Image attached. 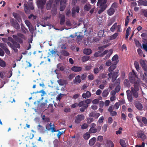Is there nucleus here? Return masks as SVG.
<instances>
[{"instance_id": "nucleus-1", "label": "nucleus", "mask_w": 147, "mask_h": 147, "mask_svg": "<svg viewBox=\"0 0 147 147\" xmlns=\"http://www.w3.org/2000/svg\"><path fill=\"white\" fill-rule=\"evenodd\" d=\"M3 41L7 43L8 45L16 53H17L18 50L17 48H20V45L15 41L12 37H8L7 39L5 38H2Z\"/></svg>"}, {"instance_id": "nucleus-2", "label": "nucleus", "mask_w": 147, "mask_h": 147, "mask_svg": "<svg viewBox=\"0 0 147 147\" xmlns=\"http://www.w3.org/2000/svg\"><path fill=\"white\" fill-rule=\"evenodd\" d=\"M3 41L7 43L8 45L16 53H17L18 50L17 48H20V45L15 41L12 37H8L7 39L5 38H2Z\"/></svg>"}, {"instance_id": "nucleus-3", "label": "nucleus", "mask_w": 147, "mask_h": 147, "mask_svg": "<svg viewBox=\"0 0 147 147\" xmlns=\"http://www.w3.org/2000/svg\"><path fill=\"white\" fill-rule=\"evenodd\" d=\"M140 82L139 81H137L134 84V87H131V88L133 95L135 98H137L139 96L138 91L139 90V87L140 86Z\"/></svg>"}, {"instance_id": "nucleus-4", "label": "nucleus", "mask_w": 147, "mask_h": 147, "mask_svg": "<svg viewBox=\"0 0 147 147\" xmlns=\"http://www.w3.org/2000/svg\"><path fill=\"white\" fill-rule=\"evenodd\" d=\"M27 5L26 3H24V9L25 12L26 13L28 12L29 11V9L31 10H34V7L32 5V2L30 1L28 2Z\"/></svg>"}, {"instance_id": "nucleus-5", "label": "nucleus", "mask_w": 147, "mask_h": 147, "mask_svg": "<svg viewBox=\"0 0 147 147\" xmlns=\"http://www.w3.org/2000/svg\"><path fill=\"white\" fill-rule=\"evenodd\" d=\"M107 0H98L97 5L99 8L106 9L107 7Z\"/></svg>"}, {"instance_id": "nucleus-6", "label": "nucleus", "mask_w": 147, "mask_h": 147, "mask_svg": "<svg viewBox=\"0 0 147 147\" xmlns=\"http://www.w3.org/2000/svg\"><path fill=\"white\" fill-rule=\"evenodd\" d=\"M129 79L130 82L131 83H135V79L137 77L136 73H135L134 70H133L132 72H130L129 75Z\"/></svg>"}, {"instance_id": "nucleus-7", "label": "nucleus", "mask_w": 147, "mask_h": 147, "mask_svg": "<svg viewBox=\"0 0 147 147\" xmlns=\"http://www.w3.org/2000/svg\"><path fill=\"white\" fill-rule=\"evenodd\" d=\"M46 0H38L37 4L38 8L41 10L42 12L43 11L44 5L46 3Z\"/></svg>"}, {"instance_id": "nucleus-8", "label": "nucleus", "mask_w": 147, "mask_h": 147, "mask_svg": "<svg viewBox=\"0 0 147 147\" xmlns=\"http://www.w3.org/2000/svg\"><path fill=\"white\" fill-rule=\"evenodd\" d=\"M10 22L13 27L17 30L19 29L20 28L19 24L13 18H12L10 19Z\"/></svg>"}, {"instance_id": "nucleus-9", "label": "nucleus", "mask_w": 147, "mask_h": 147, "mask_svg": "<svg viewBox=\"0 0 147 147\" xmlns=\"http://www.w3.org/2000/svg\"><path fill=\"white\" fill-rule=\"evenodd\" d=\"M25 22L26 26L28 27L30 32L32 34L31 37H33V36H35V35L34 34L33 35V32L34 31L31 23L28 20H25Z\"/></svg>"}, {"instance_id": "nucleus-10", "label": "nucleus", "mask_w": 147, "mask_h": 147, "mask_svg": "<svg viewBox=\"0 0 147 147\" xmlns=\"http://www.w3.org/2000/svg\"><path fill=\"white\" fill-rule=\"evenodd\" d=\"M84 119V116L82 115H78L76 117L75 122L76 124H78L80 123L81 121L83 120Z\"/></svg>"}, {"instance_id": "nucleus-11", "label": "nucleus", "mask_w": 147, "mask_h": 147, "mask_svg": "<svg viewBox=\"0 0 147 147\" xmlns=\"http://www.w3.org/2000/svg\"><path fill=\"white\" fill-rule=\"evenodd\" d=\"M101 129V127L100 125L98 126L96 128H90L89 130L90 134L95 133L99 132Z\"/></svg>"}, {"instance_id": "nucleus-12", "label": "nucleus", "mask_w": 147, "mask_h": 147, "mask_svg": "<svg viewBox=\"0 0 147 147\" xmlns=\"http://www.w3.org/2000/svg\"><path fill=\"white\" fill-rule=\"evenodd\" d=\"M137 136L138 138H141L143 141L146 139V136L144 134L143 132L142 131L138 132Z\"/></svg>"}, {"instance_id": "nucleus-13", "label": "nucleus", "mask_w": 147, "mask_h": 147, "mask_svg": "<svg viewBox=\"0 0 147 147\" xmlns=\"http://www.w3.org/2000/svg\"><path fill=\"white\" fill-rule=\"evenodd\" d=\"M53 0H49L46 4V8L47 10H50L53 6Z\"/></svg>"}, {"instance_id": "nucleus-14", "label": "nucleus", "mask_w": 147, "mask_h": 147, "mask_svg": "<svg viewBox=\"0 0 147 147\" xmlns=\"http://www.w3.org/2000/svg\"><path fill=\"white\" fill-rule=\"evenodd\" d=\"M118 83L117 86L115 88V91L114 90H112L111 92V96H115L116 92H118L119 91V82H117Z\"/></svg>"}, {"instance_id": "nucleus-15", "label": "nucleus", "mask_w": 147, "mask_h": 147, "mask_svg": "<svg viewBox=\"0 0 147 147\" xmlns=\"http://www.w3.org/2000/svg\"><path fill=\"white\" fill-rule=\"evenodd\" d=\"M59 84L60 86H63L68 84L67 80L63 79H60L57 81Z\"/></svg>"}, {"instance_id": "nucleus-16", "label": "nucleus", "mask_w": 147, "mask_h": 147, "mask_svg": "<svg viewBox=\"0 0 147 147\" xmlns=\"http://www.w3.org/2000/svg\"><path fill=\"white\" fill-rule=\"evenodd\" d=\"M118 63V62H114L108 68V71L109 72H111L114 70L116 67V65Z\"/></svg>"}, {"instance_id": "nucleus-17", "label": "nucleus", "mask_w": 147, "mask_h": 147, "mask_svg": "<svg viewBox=\"0 0 147 147\" xmlns=\"http://www.w3.org/2000/svg\"><path fill=\"white\" fill-rule=\"evenodd\" d=\"M144 74L141 75V78L142 80L146 82L147 81V70H144Z\"/></svg>"}, {"instance_id": "nucleus-18", "label": "nucleus", "mask_w": 147, "mask_h": 147, "mask_svg": "<svg viewBox=\"0 0 147 147\" xmlns=\"http://www.w3.org/2000/svg\"><path fill=\"white\" fill-rule=\"evenodd\" d=\"M116 28L118 29L117 30L118 32L119 31V25H117V23H115L111 28L110 30L112 32H114Z\"/></svg>"}, {"instance_id": "nucleus-19", "label": "nucleus", "mask_w": 147, "mask_h": 147, "mask_svg": "<svg viewBox=\"0 0 147 147\" xmlns=\"http://www.w3.org/2000/svg\"><path fill=\"white\" fill-rule=\"evenodd\" d=\"M82 68L80 67L74 66L71 68V70L75 72H78L81 71Z\"/></svg>"}, {"instance_id": "nucleus-20", "label": "nucleus", "mask_w": 147, "mask_h": 147, "mask_svg": "<svg viewBox=\"0 0 147 147\" xmlns=\"http://www.w3.org/2000/svg\"><path fill=\"white\" fill-rule=\"evenodd\" d=\"M57 70L58 71H63L65 69V66L62 63L58 64L57 65Z\"/></svg>"}, {"instance_id": "nucleus-21", "label": "nucleus", "mask_w": 147, "mask_h": 147, "mask_svg": "<svg viewBox=\"0 0 147 147\" xmlns=\"http://www.w3.org/2000/svg\"><path fill=\"white\" fill-rule=\"evenodd\" d=\"M91 95V92L89 91H87L86 93H84L82 94V96L83 98H86L90 97Z\"/></svg>"}, {"instance_id": "nucleus-22", "label": "nucleus", "mask_w": 147, "mask_h": 147, "mask_svg": "<svg viewBox=\"0 0 147 147\" xmlns=\"http://www.w3.org/2000/svg\"><path fill=\"white\" fill-rule=\"evenodd\" d=\"M140 63L143 70H147V66L144 61L143 60H140Z\"/></svg>"}, {"instance_id": "nucleus-23", "label": "nucleus", "mask_w": 147, "mask_h": 147, "mask_svg": "<svg viewBox=\"0 0 147 147\" xmlns=\"http://www.w3.org/2000/svg\"><path fill=\"white\" fill-rule=\"evenodd\" d=\"M134 105L136 108L139 110H141L143 108L142 104L138 102H136Z\"/></svg>"}, {"instance_id": "nucleus-24", "label": "nucleus", "mask_w": 147, "mask_h": 147, "mask_svg": "<svg viewBox=\"0 0 147 147\" xmlns=\"http://www.w3.org/2000/svg\"><path fill=\"white\" fill-rule=\"evenodd\" d=\"M80 78V75H78L76 76L75 77V80L74 81V83L76 84L80 83L81 82V80Z\"/></svg>"}, {"instance_id": "nucleus-25", "label": "nucleus", "mask_w": 147, "mask_h": 147, "mask_svg": "<svg viewBox=\"0 0 147 147\" xmlns=\"http://www.w3.org/2000/svg\"><path fill=\"white\" fill-rule=\"evenodd\" d=\"M51 12L52 15L53 16H55L57 14V6L56 4H54L52 7L51 10Z\"/></svg>"}, {"instance_id": "nucleus-26", "label": "nucleus", "mask_w": 147, "mask_h": 147, "mask_svg": "<svg viewBox=\"0 0 147 147\" xmlns=\"http://www.w3.org/2000/svg\"><path fill=\"white\" fill-rule=\"evenodd\" d=\"M13 38L15 41L18 42L20 44H22L23 41L22 38L23 37H13Z\"/></svg>"}, {"instance_id": "nucleus-27", "label": "nucleus", "mask_w": 147, "mask_h": 147, "mask_svg": "<svg viewBox=\"0 0 147 147\" xmlns=\"http://www.w3.org/2000/svg\"><path fill=\"white\" fill-rule=\"evenodd\" d=\"M96 140V138L95 137H93L89 140V144L90 146H92L95 144Z\"/></svg>"}, {"instance_id": "nucleus-28", "label": "nucleus", "mask_w": 147, "mask_h": 147, "mask_svg": "<svg viewBox=\"0 0 147 147\" xmlns=\"http://www.w3.org/2000/svg\"><path fill=\"white\" fill-rule=\"evenodd\" d=\"M106 147H114V144L113 142L111 140H107L106 144Z\"/></svg>"}, {"instance_id": "nucleus-29", "label": "nucleus", "mask_w": 147, "mask_h": 147, "mask_svg": "<svg viewBox=\"0 0 147 147\" xmlns=\"http://www.w3.org/2000/svg\"><path fill=\"white\" fill-rule=\"evenodd\" d=\"M91 8V5L89 3H86L84 6V9L87 11H89Z\"/></svg>"}, {"instance_id": "nucleus-30", "label": "nucleus", "mask_w": 147, "mask_h": 147, "mask_svg": "<svg viewBox=\"0 0 147 147\" xmlns=\"http://www.w3.org/2000/svg\"><path fill=\"white\" fill-rule=\"evenodd\" d=\"M120 145L121 147H127V144L125 142V140L123 139H120Z\"/></svg>"}, {"instance_id": "nucleus-31", "label": "nucleus", "mask_w": 147, "mask_h": 147, "mask_svg": "<svg viewBox=\"0 0 147 147\" xmlns=\"http://www.w3.org/2000/svg\"><path fill=\"white\" fill-rule=\"evenodd\" d=\"M118 72H113V74L112 78V82H114L116 80L118 76Z\"/></svg>"}, {"instance_id": "nucleus-32", "label": "nucleus", "mask_w": 147, "mask_h": 147, "mask_svg": "<svg viewBox=\"0 0 147 147\" xmlns=\"http://www.w3.org/2000/svg\"><path fill=\"white\" fill-rule=\"evenodd\" d=\"M109 91L108 89L107 90H104L102 94V96L103 97H107L108 95L109 94Z\"/></svg>"}, {"instance_id": "nucleus-33", "label": "nucleus", "mask_w": 147, "mask_h": 147, "mask_svg": "<svg viewBox=\"0 0 147 147\" xmlns=\"http://www.w3.org/2000/svg\"><path fill=\"white\" fill-rule=\"evenodd\" d=\"M60 53L62 55L65 56H68L69 55V53L65 50H62L60 51Z\"/></svg>"}, {"instance_id": "nucleus-34", "label": "nucleus", "mask_w": 147, "mask_h": 147, "mask_svg": "<svg viewBox=\"0 0 147 147\" xmlns=\"http://www.w3.org/2000/svg\"><path fill=\"white\" fill-rule=\"evenodd\" d=\"M83 53L86 55H90L92 53V51L90 49H85L84 50Z\"/></svg>"}, {"instance_id": "nucleus-35", "label": "nucleus", "mask_w": 147, "mask_h": 147, "mask_svg": "<svg viewBox=\"0 0 147 147\" xmlns=\"http://www.w3.org/2000/svg\"><path fill=\"white\" fill-rule=\"evenodd\" d=\"M115 12V10L112 8H110L107 11L108 14L109 16H111Z\"/></svg>"}, {"instance_id": "nucleus-36", "label": "nucleus", "mask_w": 147, "mask_h": 147, "mask_svg": "<svg viewBox=\"0 0 147 147\" xmlns=\"http://www.w3.org/2000/svg\"><path fill=\"white\" fill-rule=\"evenodd\" d=\"M6 66V62L0 58V66L2 67H5Z\"/></svg>"}, {"instance_id": "nucleus-37", "label": "nucleus", "mask_w": 147, "mask_h": 147, "mask_svg": "<svg viewBox=\"0 0 147 147\" xmlns=\"http://www.w3.org/2000/svg\"><path fill=\"white\" fill-rule=\"evenodd\" d=\"M139 3L141 5H144V6H147V1L146 0L143 1L141 0L140 1Z\"/></svg>"}, {"instance_id": "nucleus-38", "label": "nucleus", "mask_w": 147, "mask_h": 147, "mask_svg": "<svg viewBox=\"0 0 147 147\" xmlns=\"http://www.w3.org/2000/svg\"><path fill=\"white\" fill-rule=\"evenodd\" d=\"M65 22V17L64 15H63L60 19V24L61 25H63L64 24Z\"/></svg>"}, {"instance_id": "nucleus-39", "label": "nucleus", "mask_w": 147, "mask_h": 147, "mask_svg": "<svg viewBox=\"0 0 147 147\" xmlns=\"http://www.w3.org/2000/svg\"><path fill=\"white\" fill-rule=\"evenodd\" d=\"M90 57V56H84L82 58V61L83 62H86L89 59Z\"/></svg>"}, {"instance_id": "nucleus-40", "label": "nucleus", "mask_w": 147, "mask_h": 147, "mask_svg": "<svg viewBox=\"0 0 147 147\" xmlns=\"http://www.w3.org/2000/svg\"><path fill=\"white\" fill-rule=\"evenodd\" d=\"M104 31L102 30H100L98 33V37H105L104 35Z\"/></svg>"}, {"instance_id": "nucleus-41", "label": "nucleus", "mask_w": 147, "mask_h": 147, "mask_svg": "<svg viewBox=\"0 0 147 147\" xmlns=\"http://www.w3.org/2000/svg\"><path fill=\"white\" fill-rule=\"evenodd\" d=\"M118 59V56L117 55H114L112 58V61L114 62H117V60Z\"/></svg>"}, {"instance_id": "nucleus-42", "label": "nucleus", "mask_w": 147, "mask_h": 147, "mask_svg": "<svg viewBox=\"0 0 147 147\" xmlns=\"http://www.w3.org/2000/svg\"><path fill=\"white\" fill-rule=\"evenodd\" d=\"M0 47L4 50L7 48V45L3 43H0Z\"/></svg>"}, {"instance_id": "nucleus-43", "label": "nucleus", "mask_w": 147, "mask_h": 147, "mask_svg": "<svg viewBox=\"0 0 147 147\" xmlns=\"http://www.w3.org/2000/svg\"><path fill=\"white\" fill-rule=\"evenodd\" d=\"M134 65L135 66V67L136 70L138 71V70H139V65L137 61H135L134 63Z\"/></svg>"}, {"instance_id": "nucleus-44", "label": "nucleus", "mask_w": 147, "mask_h": 147, "mask_svg": "<svg viewBox=\"0 0 147 147\" xmlns=\"http://www.w3.org/2000/svg\"><path fill=\"white\" fill-rule=\"evenodd\" d=\"M90 137V135L88 132L86 133L83 136L84 138L86 140H88Z\"/></svg>"}, {"instance_id": "nucleus-45", "label": "nucleus", "mask_w": 147, "mask_h": 147, "mask_svg": "<svg viewBox=\"0 0 147 147\" xmlns=\"http://www.w3.org/2000/svg\"><path fill=\"white\" fill-rule=\"evenodd\" d=\"M21 30L22 33L24 34H26L28 30L24 26H21Z\"/></svg>"}, {"instance_id": "nucleus-46", "label": "nucleus", "mask_w": 147, "mask_h": 147, "mask_svg": "<svg viewBox=\"0 0 147 147\" xmlns=\"http://www.w3.org/2000/svg\"><path fill=\"white\" fill-rule=\"evenodd\" d=\"M88 107V105H84V106L82 107L80 109V111L81 112H84L85 110Z\"/></svg>"}, {"instance_id": "nucleus-47", "label": "nucleus", "mask_w": 147, "mask_h": 147, "mask_svg": "<svg viewBox=\"0 0 147 147\" xmlns=\"http://www.w3.org/2000/svg\"><path fill=\"white\" fill-rule=\"evenodd\" d=\"M114 22V21L113 19H110L107 21V26L108 27L109 26L111 25Z\"/></svg>"}, {"instance_id": "nucleus-48", "label": "nucleus", "mask_w": 147, "mask_h": 147, "mask_svg": "<svg viewBox=\"0 0 147 147\" xmlns=\"http://www.w3.org/2000/svg\"><path fill=\"white\" fill-rule=\"evenodd\" d=\"M52 123H50L49 124H47L46 125V128L48 131H49L51 130V127H52Z\"/></svg>"}, {"instance_id": "nucleus-49", "label": "nucleus", "mask_w": 147, "mask_h": 147, "mask_svg": "<svg viewBox=\"0 0 147 147\" xmlns=\"http://www.w3.org/2000/svg\"><path fill=\"white\" fill-rule=\"evenodd\" d=\"M130 27H128L126 30L125 37H128L129 36V33L130 31Z\"/></svg>"}, {"instance_id": "nucleus-50", "label": "nucleus", "mask_w": 147, "mask_h": 147, "mask_svg": "<svg viewBox=\"0 0 147 147\" xmlns=\"http://www.w3.org/2000/svg\"><path fill=\"white\" fill-rule=\"evenodd\" d=\"M86 105V104H85V102H84V101H82L79 103L78 104V106L79 107H83Z\"/></svg>"}, {"instance_id": "nucleus-51", "label": "nucleus", "mask_w": 147, "mask_h": 147, "mask_svg": "<svg viewBox=\"0 0 147 147\" xmlns=\"http://www.w3.org/2000/svg\"><path fill=\"white\" fill-rule=\"evenodd\" d=\"M53 127H51V131L53 133L54 132H56L58 131V130L57 131L55 129V126L54 125V124H53L52 125Z\"/></svg>"}, {"instance_id": "nucleus-52", "label": "nucleus", "mask_w": 147, "mask_h": 147, "mask_svg": "<svg viewBox=\"0 0 147 147\" xmlns=\"http://www.w3.org/2000/svg\"><path fill=\"white\" fill-rule=\"evenodd\" d=\"M94 119L93 118L88 117L87 119V123L88 124L94 121Z\"/></svg>"}, {"instance_id": "nucleus-53", "label": "nucleus", "mask_w": 147, "mask_h": 147, "mask_svg": "<svg viewBox=\"0 0 147 147\" xmlns=\"http://www.w3.org/2000/svg\"><path fill=\"white\" fill-rule=\"evenodd\" d=\"M88 125L86 123H84L82 125L81 128L83 129H86L88 127Z\"/></svg>"}, {"instance_id": "nucleus-54", "label": "nucleus", "mask_w": 147, "mask_h": 147, "mask_svg": "<svg viewBox=\"0 0 147 147\" xmlns=\"http://www.w3.org/2000/svg\"><path fill=\"white\" fill-rule=\"evenodd\" d=\"M142 120L143 123L145 125L147 124V119L145 117H143L142 118Z\"/></svg>"}, {"instance_id": "nucleus-55", "label": "nucleus", "mask_w": 147, "mask_h": 147, "mask_svg": "<svg viewBox=\"0 0 147 147\" xmlns=\"http://www.w3.org/2000/svg\"><path fill=\"white\" fill-rule=\"evenodd\" d=\"M61 6L60 7V10L61 11H63L65 9V5L63 4L60 5Z\"/></svg>"}, {"instance_id": "nucleus-56", "label": "nucleus", "mask_w": 147, "mask_h": 147, "mask_svg": "<svg viewBox=\"0 0 147 147\" xmlns=\"http://www.w3.org/2000/svg\"><path fill=\"white\" fill-rule=\"evenodd\" d=\"M134 41L135 42V44L138 47H140L141 46V44L140 43L139 41L138 40L134 39Z\"/></svg>"}, {"instance_id": "nucleus-57", "label": "nucleus", "mask_w": 147, "mask_h": 147, "mask_svg": "<svg viewBox=\"0 0 147 147\" xmlns=\"http://www.w3.org/2000/svg\"><path fill=\"white\" fill-rule=\"evenodd\" d=\"M112 64L111 61L110 60L107 61L105 63V65L107 66H109Z\"/></svg>"}, {"instance_id": "nucleus-58", "label": "nucleus", "mask_w": 147, "mask_h": 147, "mask_svg": "<svg viewBox=\"0 0 147 147\" xmlns=\"http://www.w3.org/2000/svg\"><path fill=\"white\" fill-rule=\"evenodd\" d=\"M28 18L29 19L32 18V19L33 20H35L36 19V16H34L33 14H31L30 15V16H29Z\"/></svg>"}, {"instance_id": "nucleus-59", "label": "nucleus", "mask_w": 147, "mask_h": 147, "mask_svg": "<svg viewBox=\"0 0 147 147\" xmlns=\"http://www.w3.org/2000/svg\"><path fill=\"white\" fill-rule=\"evenodd\" d=\"M108 54L106 56L107 58H109L113 53V51L112 49H110L108 51Z\"/></svg>"}, {"instance_id": "nucleus-60", "label": "nucleus", "mask_w": 147, "mask_h": 147, "mask_svg": "<svg viewBox=\"0 0 147 147\" xmlns=\"http://www.w3.org/2000/svg\"><path fill=\"white\" fill-rule=\"evenodd\" d=\"M108 125L107 124H104L102 127V129L104 132H105L107 129Z\"/></svg>"}, {"instance_id": "nucleus-61", "label": "nucleus", "mask_w": 147, "mask_h": 147, "mask_svg": "<svg viewBox=\"0 0 147 147\" xmlns=\"http://www.w3.org/2000/svg\"><path fill=\"white\" fill-rule=\"evenodd\" d=\"M103 139V136H98L97 138V140L99 141L100 142H101L102 141Z\"/></svg>"}, {"instance_id": "nucleus-62", "label": "nucleus", "mask_w": 147, "mask_h": 147, "mask_svg": "<svg viewBox=\"0 0 147 147\" xmlns=\"http://www.w3.org/2000/svg\"><path fill=\"white\" fill-rule=\"evenodd\" d=\"M75 8L74 7L72 8V16L73 17H74L75 16Z\"/></svg>"}, {"instance_id": "nucleus-63", "label": "nucleus", "mask_w": 147, "mask_h": 147, "mask_svg": "<svg viewBox=\"0 0 147 147\" xmlns=\"http://www.w3.org/2000/svg\"><path fill=\"white\" fill-rule=\"evenodd\" d=\"M91 101L92 100L90 99H87L84 101V102H85V104H86L87 105H88V104H89L90 103Z\"/></svg>"}, {"instance_id": "nucleus-64", "label": "nucleus", "mask_w": 147, "mask_h": 147, "mask_svg": "<svg viewBox=\"0 0 147 147\" xmlns=\"http://www.w3.org/2000/svg\"><path fill=\"white\" fill-rule=\"evenodd\" d=\"M121 119L124 121L126 119V115L124 113H122L121 115Z\"/></svg>"}]
</instances>
